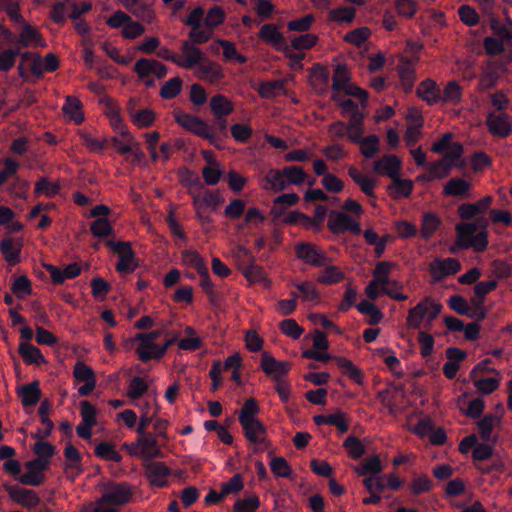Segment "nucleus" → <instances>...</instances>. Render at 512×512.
Here are the masks:
<instances>
[{
    "label": "nucleus",
    "mask_w": 512,
    "mask_h": 512,
    "mask_svg": "<svg viewBox=\"0 0 512 512\" xmlns=\"http://www.w3.org/2000/svg\"><path fill=\"white\" fill-rule=\"evenodd\" d=\"M337 366L342 372L357 384H363V372L354 363L345 357H334Z\"/></svg>",
    "instance_id": "nucleus-30"
},
{
    "label": "nucleus",
    "mask_w": 512,
    "mask_h": 512,
    "mask_svg": "<svg viewBox=\"0 0 512 512\" xmlns=\"http://www.w3.org/2000/svg\"><path fill=\"white\" fill-rule=\"evenodd\" d=\"M261 368L268 376H273L275 381L281 380L290 370L288 361H278L269 352L264 351L261 357Z\"/></svg>",
    "instance_id": "nucleus-12"
},
{
    "label": "nucleus",
    "mask_w": 512,
    "mask_h": 512,
    "mask_svg": "<svg viewBox=\"0 0 512 512\" xmlns=\"http://www.w3.org/2000/svg\"><path fill=\"white\" fill-rule=\"evenodd\" d=\"M118 255H119V261L116 264V270L119 273H125V274L134 272L135 269L137 268V264L134 262L135 253H134L131 245L126 247Z\"/></svg>",
    "instance_id": "nucleus-33"
},
{
    "label": "nucleus",
    "mask_w": 512,
    "mask_h": 512,
    "mask_svg": "<svg viewBox=\"0 0 512 512\" xmlns=\"http://www.w3.org/2000/svg\"><path fill=\"white\" fill-rule=\"evenodd\" d=\"M20 54V47L6 49L0 54V71H10L16 62L17 56Z\"/></svg>",
    "instance_id": "nucleus-63"
},
{
    "label": "nucleus",
    "mask_w": 512,
    "mask_h": 512,
    "mask_svg": "<svg viewBox=\"0 0 512 512\" xmlns=\"http://www.w3.org/2000/svg\"><path fill=\"white\" fill-rule=\"evenodd\" d=\"M359 138V141L352 142L360 145V151L365 158H373L375 154L379 151L378 136L375 134L369 135L367 137H363V135H360Z\"/></svg>",
    "instance_id": "nucleus-36"
},
{
    "label": "nucleus",
    "mask_w": 512,
    "mask_h": 512,
    "mask_svg": "<svg viewBox=\"0 0 512 512\" xmlns=\"http://www.w3.org/2000/svg\"><path fill=\"white\" fill-rule=\"evenodd\" d=\"M82 104L80 100L73 96H67L65 99V103L63 105V112L66 115H70L71 118L77 123L80 124L84 120L83 114L81 112Z\"/></svg>",
    "instance_id": "nucleus-45"
},
{
    "label": "nucleus",
    "mask_w": 512,
    "mask_h": 512,
    "mask_svg": "<svg viewBox=\"0 0 512 512\" xmlns=\"http://www.w3.org/2000/svg\"><path fill=\"white\" fill-rule=\"evenodd\" d=\"M140 446V457L146 460L162 457L163 453L160 449L158 440L153 433L138 436Z\"/></svg>",
    "instance_id": "nucleus-15"
},
{
    "label": "nucleus",
    "mask_w": 512,
    "mask_h": 512,
    "mask_svg": "<svg viewBox=\"0 0 512 512\" xmlns=\"http://www.w3.org/2000/svg\"><path fill=\"white\" fill-rule=\"evenodd\" d=\"M97 457L105 461H112L120 463L122 461V455L117 452L114 445L109 442H100L94 450Z\"/></svg>",
    "instance_id": "nucleus-40"
},
{
    "label": "nucleus",
    "mask_w": 512,
    "mask_h": 512,
    "mask_svg": "<svg viewBox=\"0 0 512 512\" xmlns=\"http://www.w3.org/2000/svg\"><path fill=\"white\" fill-rule=\"evenodd\" d=\"M181 53L184 59L181 60L179 58V66L185 69H192L205 60L202 50L189 40H184L182 42Z\"/></svg>",
    "instance_id": "nucleus-13"
},
{
    "label": "nucleus",
    "mask_w": 512,
    "mask_h": 512,
    "mask_svg": "<svg viewBox=\"0 0 512 512\" xmlns=\"http://www.w3.org/2000/svg\"><path fill=\"white\" fill-rule=\"evenodd\" d=\"M160 336V331H152L149 333H138L135 339L140 341L139 346L136 349V353L139 356L141 349L144 351L153 352L154 347L157 345L155 340Z\"/></svg>",
    "instance_id": "nucleus-54"
},
{
    "label": "nucleus",
    "mask_w": 512,
    "mask_h": 512,
    "mask_svg": "<svg viewBox=\"0 0 512 512\" xmlns=\"http://www.w3.org/2000/svg\"><path fill=\"white\" fill-rule=\"evenodd\" d=\"M182 260L186 265H189L196 269L199 273L205 269H207V265L204 259L200 256V254L195 250H184L181 253Z\"/></svg>",
    "instance_id": "nucleus-57"
},
{
    "label": "nucleus",
    "mask_w": 512,
    "mask_h": 512,
    "mask_svg": "<svg viewBox=\"0 0 512 512\" xmlns=\"http://www.w3.org/2000/svg\"><path fill=\"white\" fill-rule=\"evenodd\" d=\"M355 14V8L341 6L329 12V19L338 23H350L354 20Z\"/></svg>",
    "instance_id": "nucleus-50"
},
{
    "label": "nucleus",
    "mask_w": 512,
    "mask_h": 512,
    "mask_svg": "<svg viewBox=\"0 0 512 512\" xmlns=\"http://www.w3.org/2000/svg\"><path fill=\"white\" fill-rule=\"evenodd\" d=\"M60 192V185L58 183L50 182L46 177H41L36 183L34 194L36 196L45 195L48 198H53Z\"/></svg>",
    "instance_id": "nucleus-43"
},
{
    "label": "nucleus",
    "mask_w": 512,
    "mask_h": 512,
    "mask_svg": "<svg viewBox=\"0 0 512 512\" xmlns=\"http://www.w3.org/2000/svg\"><path fill=\"white\" fill-rule=\"evenodd\" d=\"M401 168V161L396 155L387 154L378 159L374 163V171L377 173H384L389 178H394L399 175Z\"/></svg>",
    "instance_id": "nucleus-17"
},
{
    "label": "nucleus",
    "mask_w": 512,
    "mask_h": 512,
    "mask_svg": "<svg viewBox=\"0 0 512 512\" xmlns=\"http://www.w3.org/2000/svg\"><path fill=\"white\" fill-rule=\"evenodd\" d=\"M452 167V164H450L445 159L435 161L429 164L428 179H443L450 174Z\"/></svg>",
    "instance_id": "nucleus-49"
},
{
    "label": "nucleus",
    "mask_w": 512,
    "mask_h": 512,
    "mask_svg": "<svg viewBox=\"0 0 512 512\" xmlns=\"http://www.w3.org/2000/svg\"><path fill=\"white\" fill-rule=\"evenodd\" d=\"M175 121L187 131L207 140L216 148L221 147L222 137L202 118L180 109L174 111Z\"/></svg>",
    "instance_id": "nucleus-1"
},
{
    "label": "nucleus",
    "mask_w": 512,
    "mask_h": 512,
    "mask_svg": "<svg viewBox=\"0 0 512 512\" xmlns=\"http://www.w3.org/2000/svg\"><path fill=\"white\" fill-rule=\"evenodd\" d=\"M500 422V418L494 414H486L477 422L478 431L483 441L492 440V431L496 423Z\"/></svg>",
    "instance_id": "nucleus-38"
},
{
    "label": "nucleus",
    "mask_w": 512,
    "mask_h": 512,
    "mask_svg": "<svg viewBox=\"0 0 512 512\" xmlns=\"http://www.w3.org/2000/svg\"><path fill=\"white\" fill-rule=\"evenodd\" d=\"M5 490L13 502L28 509H33L40 503V497L33 490L20 488L16 485H5Z\"/></svg>",
    "instance_id": "nucleus-9"
},
{
    "label": "nucleus",
    "mask_w": 512,
    "mask_h": 512,
    "mask_svg": "<svg viewBox=\"0 0 512 512\" xmlns=\"http://www.w3.org/2000/svg\"><path fill=\"white\" fill-rule=\"evenodd\" d=\"M174 342L175 338L168 339L165 341L163 345H156L154 347L153 352L144 351L143 349H141V351L139 352V359L144 363L148 362L151 359H160L162 356L165 355L169 347L173 345Z\"/></svg>",
    "instance_id": "nucleus-53"
},
{
    "label": "nucleus",
    "mask_w": 512,
    "mask_h": 512,
    "mask_svg": "<svg viewBox=\"0 0 512 512\" xmlns=\"http://www.w3.org/2000/svg\"><path fill=\"white\" fill-rule=\"evenodd\" d=\"M18 394L21 398V402L24 407L35 406L41 398L39 382L34 381L32 383L22 386L18 391Z\"/></svg>",
    "instance_id": "nucleus-23"
},
{
    "label": "nucleus",
    "mask_w": 512,
    "mask_h": 512,
    "mask_svg": "<svg viewBox=\"0 0 512 512\" xmlns=\"http://www.w3.org/2000/svg\"><path fill=\"white\" fill-rule=\"evenodd\" d=\"M132 498V490L126 482H110L104 488L100 498L94 504L103 510L114 509L120 512L119 507L125 505Z\"/></svg>",
    "instance_id": "nucleus-4"
},
{
    "label": "nucleus",
    "mask_w": 512,
    "mask_h": 512,
    "mask_svg": "<svg viewBox=\"0 0 512 512\" xmlns=\"http://www.w3.org/2000/svg\"><path fill=\"white\" fill-rule=\"evenodd\" d=\"M68 2L69 0L57 1L52 6L50 17L58 25H63L66 22L69 12Z\"/></svg>",
    "instance_id": "nucleus-59"
},
{
    "label": "nucleus",
    "mask_w": 512,
    "mask_h": 512,
    "mask_svg": "<svg viewBox=\"0 0 512 512\" xmlns=\"http://www.w3.org/2000/svg\"><path fill=\"white\" fill-rule=\"evenodd\" d=\"M232 256L240 271H243L248 265L256 260L251 251L242 245H238L233 249Z\"/></svg>",
    "instance_id": "nucleus-46"
},
{
    "label": "nucleus",
    "mask_w": 512,
    "mask_h": 512,
    "mask_svg": "<svg viewBox=\"0 0 512 512\" xmlns=\"http://www.w3.org/2000/svg\"><path fill=\"white\" fill-rule=\"evenodd\" d=\"M145 476L151 486L165 487L168 485V477L171 475V469L163 462H148L144 465Z\"/></svg>",
    "instance_id": "nucleus-8"
},
{
    "label": "nucleus",
    "mask_w": 512,
    "mask_h": 512,
    "mask_svg": "<svg viewBox=\"0 0 512 512\" xmlns=\"http://www.w3.org/2000/svg\"><path fill=\"white\" fill-rule=\"evenodd\" d=\"M442 309L443 305L440 302L431 297H425L409 310L406 318L407 325L413 329H420L425 320L424 327L430 330L433 321L439 316Z\"/></svg>",
    "instance_id": "nucleus-2"
},
{
    "label": "nucleus",
    "mask_w": 512,
    "mask_h": 512,
    "mask_svg": "<svg viewBox=\"0 0 512 512\" xmlns=\"http://www.w3.org/2000/svg\"><path fill=\"white\" fill-rule=\"evenodd\" d=\"M382 469V463L378 455H374L364 460L359 466L355 468L356 472L361 476L367 474H372V476L378 475L381 473Z\"/></svg>",
    "instance_id": "nucleus-44"
},
{
    "label": "nucleus",
    "mask_w": 512,
    "mask_h": 512,
    "mask_svg": "<svg viewBox=\"0 0 512 512\" xmlns=\"http://www.w3.org/2000/svg\"><path fill=\"white\" fill-rule=\"evenodd\" d=\"M147 390L148 385L144 381V379L141 378L140 376H134L129 383L127 395L131 399L136 400L142 397L147 392Z\"/></svg>",
    "instance_id": "nucleus-64"
},
{
    "label": "nucleus",
    "mask_w": 512,
    "mask_h": 512,
    "mask_svg": "<svg viewBox=\"0 0 512 512\" xmlns=\"http://www.w3.org/2000/svg\"><path fill=\"white\" fill-rule=\"evenodd\" d=\"M243 434L247 441L259 445L266 443L267 427L260 420H255L241 425Z\"/></svg>",
    "instance_id": "nucleus-16"
},
{
    "label": "nucleus",
    "mask_w": 512,
    "mask_h": 512,
    "mask_svg": "<svg viewBox=\"0 0 512 512\" xmlns=\"http://www.w3.org/2000/svg\"><path fill=\"white\" fill-rule=\"evenodd\" d=\"M327 226L334 234L349 231L355 235H359L362 232L360 224L343 212L331 211Z\"/></svg>",
    "instance_id": "nucleus-6"
},
{
    "label": "nucleus",
    "mask_w": 512,
    "mask_h": 512,
    "mask_svg": "<svg viewBox=\"0 0 512 512\" xmlns=\"http://www.w3.org/2000/svg\"><path fill=\"white\" fill-rule=\"evenodd\" d=\"M259 506V497L252 495L243 499H238L233 506V510L234 512H256Z\"/></svg>",
    "instance_id": "nucleus-60"
},
{
    "label": "nucleus",
    "mask_w": 512,
    "mask_h": 512,
    "mask_svg": "<svg viewBox=\"0 0 512 512\" xmlns=\"http://www.w3.org/2000/svg\"><path fill=\"white\" fill-rule=\"evenodd\" d=\"M432 487V480L425 475H421L413 479L409 486V490L412 495L418 496L420 494L431 491Z\"/></svg>",
    "instance_id": "nucleus-61"
},
{
    "label": "nucleus",
    "mask_w": 512,
    "mask_h": 512,
    "mask_svg": "<svg viewBox=\"0 0 512 512\" xmlns=\"http://www.w3.org/2000/svg\"><path fill=\"white\" fill-rule=\"evenodd\" d=\"M182 85L183 81L180 77L171 78L161 87L160 96L163 99H173L181 93Z\"/></svg>",
    "instance_id": "nucleus-47"
},
{
    "label": "nucleus",
    "mask_w": 512,
    "mask_h": 512,
    "mask_svg": "<svg viewBox=\"0 0 512 512\" xmlns=\"http://www.w3.org/2000/svg\"><path fill=\"white\" fill-rule=\"evenodd\" d=\"M350 76L345 64H338L335 67L332 78V89L334 91H342L349 83Z\"/></svg>",
    "instance_id": "nucleus-48"
},
{
    "label": "nucleus",
    "mask_w": 512,
    "mask_h": 512,
    "mask_svg": "<svg viewBox=\"0 0 512 512\" xmlns=\"http://www.w3.org/2000/svg\"><path fill=\"white\" fill-rule=\"evenodd\" d=\"M417 95L429 105H434L441 101V90L437 83L430 78L423 80L419 84Z\"/></svg>",
    "instance_id": "nucleus-18"
},
{
    "label": "nucleus",
    "mask_w": 512,
    "mask_h": 512,
    "mask_svg": "<svg viewBox=\"0 0 512 512\" xmlns=\"http://www.w3.org/2000/svg\"><path fill=\"white\" fill-rule=\"evenodd\" d=\"M196 76L202 80H208L210 82L218 81L223 78L221 67L213 62L204 60L196 66Z\"/></svg>",
    "instance_id": "nucleus-21"
},
{
    "label": "nucleus",
    "mask_w": 512,
    "mask_h": 512,
    "mask_svg": "<svg viewBox=\"0 0 512 512\" xmlns=\"http://www.w3.org/2000/svg\"><path fill=\"white\" fill-rule=\"evenodd\" d=\"M128 112L132 122L138 127H149L155 121V114L150 109L135 110L130 104Z\"/></svg>",
    "instance_id": "nucleus-37"
},
{
    "label": "nucleus",
    "mask_w": 512,
    "mask_h": 512,
    "mask_svg": "<svg viewBox=\"0 0 512 512\" xmlns=\"http://www.w3.org/2000/svg\"><path fill=\"white\" fill-rule=\"evenodd\" d=\"M462 99V88L456 81H449L443 91H441V101L443 103L459 104Z\"/></svg>",
    "instance_id": "nucleus-41"
},
{
    "label": "nucleus",
    "mask_w": 512,
    "mask_h": 512,
    "mask_svg": "<svg viewBox=\"0 0 512 512\" xmlns=\"http://www.w3.org/2000/svg\"><path fill=\"white\" fill-rule=\"evenodd\" d=\"M120 134L127 139V142L123 141L122 139H119L117 137H113L111 139L112 145L114 148L123 155L129 154L132 152V148L134 147V139L133 136L129 133V131L122 127V131Z\"/></svg>",
    "instance_id": "nucleus-51"
},
{
    "label": "nucleus",
    "mask_w": 512,
    "mask_h": 512,
    "mask_svg": "<svg viewBox=\"0 0 512 512\" xmlns=\"http://www.w3.org/2000/svg\"><path fill=\"white\" fill-rule=\"evenodd\" d=\"M283 174L286 176L288 185H300L307 178L306 172L300 166H286L283 168Z\"/></svg>",
    "instance_id": "nucleus-58"
},
{
    "label": "nucleus",
    "mask_w": 512,
    "mask_h": 512,
    "mask_svg": "<svg viewBox=\"0 0 512 512\" xmlns=\"http://www.w3.org/2000/svg\"><path fill=\"white\" fill-rule=\"evenodd\" d=\"M414 184L409 179H401L398 176L392 178V184L388 187L389 193L394 198L409 197L413 191Z\"/></svg>",
    "instance_id": "nucleus-31"
},
{
    "label": "nucleus",
    "mask_w": 512,
    "mask_h": 512,
    "mask_svg": "<svg viewBox=\"0 0 512 512\" xmlns=\"http://www.w3.org/2000/svg\"><path fill=\"white\" fill-rule=\"evenodd\" d=\"M343 447L347 450L349 456L354 459L361 458L366 452L361 440L354 435H350L345 439Z\"/></svg>",
    "instance_id": "nucleus-52"
},
{
    "label": "nucleus",
    "mask_w": 512,
    "mask_h": 512,
    "mask_svg": "<svg viewBox=\"0 0 512 512\" xmlns=\"http://www.w3.org/2000/svg\"><path fill=\"white\" fill-rule=\"evenodd\" d=\"M18 351L27 364L40 365L45 363V358L40 349L28 342L20 343Z\"/></svg>",
    "instance_id": "nucleus-32"
},
{
    "label": "nucleus",
    "mask_w": 512,
    "mask_h": 512,
    "mask_svg": "<svg viewBox=\"0 0 512 512\" xmlns=\"http://www.w3.org/2000/svg\"><path fill=\"white\" fill-rule=\"evenodd\" d=\"M296 257L304 264L314 267L326 266L331 259L317 245L309 242H298L294 246Z\"/></svg>",
    "instance_id": "nucleus-5"
},
{
    "label": "nucleus",
    "mask_w": 512,
    "mask_h": 512,
    "mask_svg": "<svg viewBox=\"0 0 512 512\" xmlns=\"http://www.w3.org/2000/svg\"><path fill=\"white\" fill-rule=\"evenodd\" d=\"M299 196L296 193H286L278 196L274 200V206L271 208V213L274 217H281L286 207L294 206L298 203Z\"/></svg>",
    "instance_id": "nucleus-35"
},
{
    "label": "nucleus",
    "mask_w": 512,
    "mask_h": 512,
    "mask_svg": "<svg viewBox=\"0 0 512 512\" xmlns=\"http://www.w3.org/2000/svg\"><path fill=\"white\" fill-rule=\"evenodd\" d=\"M22 244L19 242L17 245L11 238H4L0 241V252L5 261L14 266L21 261Z\"/></svg>",
    "instance_id": "nucleus-20"
},
{
    "label": "nucleus",
    "mask_w": 512,
    "mask_h": 512,
    "mask_svg": "<svg viewBox=\"0 0 512 512\" xmlns=\"http://www.w3.org/2000/svg\"><path fill=\"white\" fill-rule=\"evenodd\" d=\"M64 456L68 463L65 465L64 470L68 477L74 480L83 472L82 456L78 449L72 444L68 443L64 449Z\"/></svg>",
    "instance_id": "nucleus-14"
},
{
    "label": "nucleus",
    "mask_w": 512,
    "mask_h": 512,
    "mask_svg": "<svg viewBox=\"0 0 512 512\" xmlns=\"http://www.w3.org/2000/svg\"><path fill=\"white\" fill-rule=\"evenodd\" d=\"M461 269V263L456 258H435L429 264V272L433 282H440L445 277L455 275Z\"/></svg>",
    "instance_id": "nucleus-7"
},
{
    "label": "nucleus",
    "mask_w": 512,
    "mask_h": 512,
    "mask_svg": "<svg viewBox=\"0 0 512 512\" xmlns=\"http://www.w3.org/2000/svg\"><path fill=\"white\" fill-rule=\"evenodd\" d=\"M348 116L349 140L359 141V136L364 134V114L358 110Z\"/></svg>",
    "instance_id": "nucleus-34"
},
{
    "label": "nucleus",
    "mask_w": 512,
    "mask_h": 512,
    "mask_svg": "<svg viewBox=\"0 0 512 512\" xmlns=\"http://www.w3.org/2000/svg\"><path fill=\"white\" fill-rule=\"evenodd\" d=\"M442 220L433 212H426L422 216L420 236L428 241L434 233L441 227Z\"/></svg>",
    "instance_id": "nucleus-22"
},
{
    "label": "nucleus",
    "mask_w": 512,
    "mask_h": 512,
    "mask_svg": "<svg viewBox=\"0 0 512 512\" xmlns=\"http://www.w3.org/2000/svg\"><path fill=\"white\" fill-rule=\"evenodd\" d=\"M398 73L403 90L406 93L411 92L415 82V70L411 63L406 61L400 65Z\"/></svg>",
    "instance_id": "nucleus-42"
},
{
    "label": "nucleus",
    "mask_w": 512,
    "mask_h": 512,
    "mask_svg": "<svg viewBox=\"0 0 512 512\" xmlns=\"http://www.w3.org/2000/svg\"><path fill=\"white\" fill-rule=\"evenodd\" d=\"M486 125L491 134L504 138L511 133L512 118L507 113L490 112L486 119Z\"/></svg>",
    "instance_id": "nucleus-10"
},
{
    "label": "nucleus",
    "mask_w": 512,
    "mask_h": 512,
    "mask_svg": "<svg viewBox=\"0 0 512 512\" xmlns=\"http://www.w3.org/2000/svg\"><path fill=\"white\" fill-rule=\"evenodd\" d=\"M50 410V402L45 399L41 402L38 414L41 420V423L45 425V429H38L35 434L32 435L33 438L44 439L50 436L51 432L54 429V423L48 417V412Z\"/></svg>",
    "instance_id": "nucleus-24"
},
{
    "label": "nucleus",
    "mask_w": 512,
    "mask_h": 512,
    "mask_svg": "<svg viewBox=\"0 0 512 512\" xmlns=\"http://www.w3.org/2000/svg\"><path fill=\"white\" fill-rule=\"evenodd\" d=\"M356 308L361 314L369 316L368 323L370 325H377L383 319V313L380 309L368 300H362L356 305Z\"/></svg>",
    "instance_id": "nucleus-39"
},
{
    "label": "nucleus",
    "mask_w": 512,
    "mask_h": 512,
    "mask_svg": "<svg viewBox=\"0 0 512 512\" xmlns=\"http://www.w3.org/2000/svg\"><path fill=\"white\" fill-rule=\"evenodd\" d=\"M209 105L214 117L228 116L234 111L233 103L222 94L214 95Z\"/></svg>",
    "instance_id": "nucleus-26"
},
{
    "label": "nucleus",
    "mask_w": 512,
    "mask_h": 512,
    "mask_svg": "<svg viewBox=\"0 0 512 512\" xmlns=\"http://www.w3.org/2000/svg\"><path fill=\"white\" fill-rule=\"evenodd\" d=\"M323 271L317 277V282L325 285H332L341 282L345 278L344 272L339 267L331 265V262L326 266H322Z\"/></svg>",
    "instance_id": "nucleus-29"
},
{
    "label": "nucleus",
    "mask_w": 512,
    "mask_h": 512,
    "mask_svg": "<svg viewBox=\"0 0 512 512\" xmlns=\"http://www.w3.org/2000/svg\"><path fill=\"white\" fill-rule=\"evenodd\" d=\"M125 8L138 19L150 24L155 18L152 8L139 0H120Z\"/></svg>",
    "instance_id": "nucleus-19"
},
{
    "label": "nucleus",
    "mask_w": 512,
    "mask_h": 512,
    "mask_svg": "<svg viewBox=\"0 0 512 512\" xmlns=\"http://www.w3.org/2000/svg\"><path fill=\"white\" fill-rule=\"evenodd\" d=\"M91 233L95 237L104 238L113 233V227L109 220L105 217L97 218L90 224Z\"/></svg>",
    "instance_id": "nucleus-55"
},
{
    "label": "nucleus",
    "mask_w": 512,
    "mask_h": 512,
    "mask_svg": "<svg viewBox=\"0 0 512 512\" xmlns=\"http://www.w3.org/2000/svg\"><path fill=\"white\" fill-rule=\"evenodd\" d=\"M471 185L467 180L461 178L450 179L443 188L446 196L463 197L469 193Z\"/></svg>",
    "instance_id": "nucleus-28"
},
{
    "label": "nucleus",
    "mask_w": 512,
    "mask_h": 512,
    "mask_svg": "<svg viewBox=\"0 0 512 512\" xmlns=\"http://www.w3.org/2000/svg\"><path fill=\"white\" fill-rule=\"evenodd\" d=\"M244 277L250 282H264L267 280L264 269L256 264V260L241 271Z\"/></svg>",
    "instance_id": "nucleus-62"
},
{
    "label": "nucleus",
    "mask_w": 512,
    "mask_h": 512,
    "mask_svg": "<svg viewBox=\"0 0 512 512\" xmlns=\"http://www.w3.org/2000/svg\"><path fill=\"white\" fill-rule=\"evenodd\" d=\"M11 290L17 298L23 299L32 293L31 281L25 275L19 276L12 283Z\"/></svg>",
    "instance_id": "nucleus-56"
},
{
    "label": "nucleus",
    "mask_w": 512,
    "mask_h": 512,
    "mask_svg": "<svg viewBox=\"0 0 512 512\" xmlns=\"http://www.w3.org/2000/svg\"><path fill=\"white\" fill-rule=\"evenodd\" d=\"M260 413V406L256 399L248 398L244 401L239 414L238 421L240 425H244L248 422L258 420V414Z\"/></svg>",
    "instance_id": "nucleus-27"
},
{
    "label": "nucleus",
    "mask_w": 512,
    "mask_h": 512,
    "mask_svg": "<svg viewBox=\"0 0 512 512\" xmlns=\"http://www.w3.org/2000/svg\"><path fill=\"white\" fill-rule=\"evenodd\" d=\"M266 190H272L274 192H281L288 187L286 176L283 174V169L271 168L265 176Z\"/></svg>",
    "instance_id": "nucleus-25"
},
{
    "label": "nucleus",
    "mask_w": 512,
    "mask_h": 512,
    "mask_svg": "<svg viewBox=\"0 0 512 512\" xmlns=\"http://www.w3.org/2000/svg\"><path fill=\"white\" fill-rule=\"evenodd\" d=\"M479 224L463 223L457 226V232L463 248H473L475 252L481 253L488 246V232L486 231L487 221L478 219Z\"/></svg>",
    "instance_id": "nucleus-3"
},
{
    "label": "nucleus",
    "mask_w": 512,
    "mask_h": 512,
    "mask_svg": "<svg viewBox=\"0 0 512 512\" xmlns=\"http://www.w3.org/2000/svg\"><path fill=\"white\" fill-rule=\"evenodd\" d=\"M258 37L268 45L273 46L279 51H288V44L285 37L279 31L278 26L272 23L262 25L258 32Z\"/></svg>",
    "instance_id": "nucleus-11"
}]
</instances>
